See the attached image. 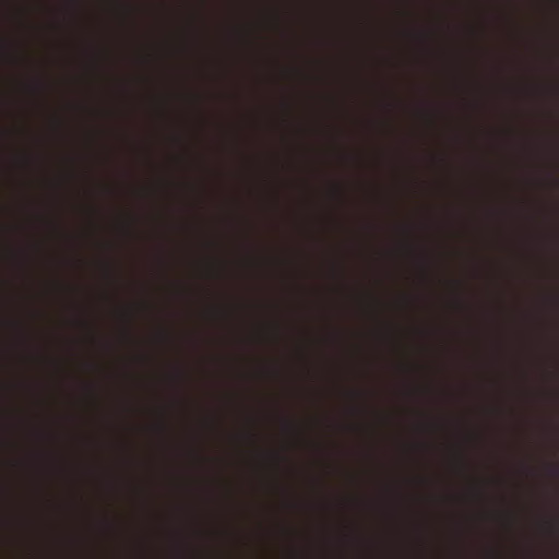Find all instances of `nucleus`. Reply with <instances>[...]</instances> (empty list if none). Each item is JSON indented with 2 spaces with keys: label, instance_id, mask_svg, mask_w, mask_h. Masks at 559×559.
I'll use <instances>...</instances> for the list:
<instances>
[{
  "label": "nucleus",
  "instance_id": "obj_3",
  "mask_svg": "<svg viewBox=\"0 0 559 559\" xmlns=\"http://www.w3.org/2000/svg\"><path fill=\"white\" fill-rule=\"evenodd\" d=\"M333 276H334L337 281H341V280H342V273H341V271H340V269H338V267L334 271Z\"/></svg>",
  "mask_w": 559,
  "mask_h": 559
},
{
  "label": "nucleus",
  "instance_id": "obj_1",
  "mask_svg": "<svg viewBox=\"0 0 559 559\" xmlns=\"http://www.w3.org/2000/svg\"><path fill=\"white\" fill-rule=\"evenodd\" d=\"M209 276L211 277H221L222 276V271L217 267H213L209 271Z\"/></svg>",
  "mask_w": 559,
  "mask_h": 559
},
{
  "label": "nucleus",
  "instance_id": "obj_2",
  "mask_svg": "<svg viewBox=\"0 0 559 559\" xmlns=\"http://www.w3.org/2000/svg\"><path fill=\"white\" fill-rule=\"evenodd\" d=\"M108 280H109L110 282H116V281L118 280V276H117L116 272H110V273L108 274Z\"/></svg>",
  "mask_w": 559,
  "mask_h": 559
}]
</instances>
